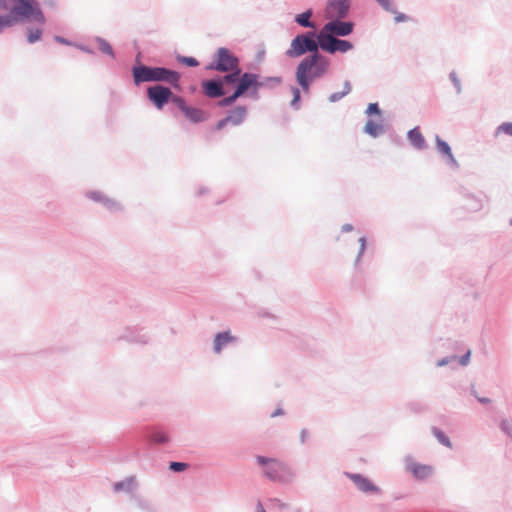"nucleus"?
<instances>
[{
	"mask_svg": "<svg viewBox=\"0 0 512 512\" xmlns=\"http://www.w3.org/2000/svg\"><path fill=\"white\" fill-rule=\"evenodd\" d=\"M157 441H158V442H165V441H166V439H165V437H159V439H157Z\"/></svg>",
	"mask_w": 512,
	"mask_h": 512,
	"instance_id": "37998d69",
	"label": "nucleus"
},
{
	"mask_svg": "<svg viewBox=\"0 0 512 512\" xmlns=\"http://www.w3.org/2000/svg\"><path fill=\"white\" fill-rule=\"evenodd\" d=\"M304 435H305V432H302V439L304 440Z\"/></svg>",
	"mask_w": 512,
	"mask_h": 512,
	"instance_id": "c03bdc74",
	"label": "nucleus"
},
{
	"mask_svg": "<svg viewBox=\"0 0 512 512\" xmlns=\"http://www.w3.org/2000/svg\"><path fill=\"white\" fill-rule=\"evenodd\" d=\"M0 9L7 10L5 15H0V33L28 18L45 23V16L34 0H0Z\"/></svg>",
	"mask_w": 512,
	"mask_h": 512,
	"instance_id": "f03ea898",
	"label": "nucleus"
},
{
	"mask_svg": "<svg viewBox=\"0 0 512 512\" xmlns=\"http://www.w3.org/2000/svg\"><path fill=\"white\" fill-rule=\"evenodd\" d=\"M41 37V30L35 29V30H28V42L29 43H35L38 41Z\"/></svg>",
	"mask_w": 512,
	"mask_h": 512,
	"instance_id": "a878e982",
	"label": "nucleus"
},
{
	"mask_svg": "<svg viewBox=\"0 0 512 512\" xmlns=\"http://www.w3.org/2000/svg\"><path fill=\"white\" fill-rule=\"evenodd\" d=\"M177 61L188 67H198L199 62L192 57L177 56Z\"/></svg>",
	"mask_w": 512,
	"mask_h": 512,
	"instance_id": "5701e85b",
	"label": "nucleus"
},
{
	"mask_svg": "<svg viewBox=\"0 0 512 512\" xmlns=\"http://www.w3.org/2000/svg\"><path fill=\"white\" fill-rule=\"evenodd\" d=\"M383 130L381 125L375 121L369 120L364 126V131L372 137H377Z\"/></svg>",
	"mask_w": 512,
	"mask_h": 512,
	"instance_id": "6ab92c4d",
	"label": "nucleus"
},
{
	"mask_svg": "<svg viewBox=\"0 0 512 512\" xmlns=\"http://www.w3.org/2000/svg\"><path fill=\"white\" fill-rule=\"evenodd\" d=\"M343 229H344L345 231H349V230H351V229H352V226H351V225H349V224H346V225H344Z\"/></svg>",
	"mask_w": 512,
	"mask_h": 512,
	"instance_id": "58836bf2",
	"label": "nucleus"
},
{
	"mask_svg": "<svg viewBox=\"0 0 512 512\" xmlns=\"http://www.w3.org/2000/svg\"><path fill=\"white\" fill-rule=\"evenodd\" d=\"M379 113H380V111H379L377 103H370L368 105V108H367V114L368 115H371V114L379 115Z\"/></svg>",
	"mask_w": 512,
	"mask_h": 512,
	"instance_id": "473e14b6",
	"label": "nucleus"
},
{
	"mask_svg": "<svg viewBox=\"0 0 512 512\" xmlns=\"http://www.w3.org/2000/svg\"><path fill=\"white\" fill-rule=\"evenodd\" d=\"M433 434L437 438V440H439L440 443H442L443 445H445L449 448L451 447V442H450L448 436L445 435L441 430L434 428Z\"/></svg>",
	"mask_w": 512,
	"mask_h": 512,
	"instance_id": "4be33fe9",
	"label": "nucleus"
},
{
	"mask_svg": "<svg viewBox=\"0 0 512 512\" xmlns=\"http://www.w3.org/2000/svg\"><path fill=\"white\" fill-rule=\"evenodd\" d=\"M170 101L173 104H175L178 107V109H180V110L187 107L184 100L181 97L175 96L174 94H173L172 98H170Z\"/></svg>",
	"mask_w": 512,
	"mask_h": 512,
	"instance_id": "c85d7f7f",
	"label": "nucleus"
},
{
	"mask_svg": "<svg viewBox=\"0 0 512 512\" xmlns=\"http://www.w3.org/2000/svg\"><path fill=\"white\" fill-rule=\"evenodd\" d=\"M498 131L505 133L512 137V123L511 122L502 123L499 126Z\"/></svg>",
	"mask_w": 512,
	"mask_h": 512,
	"instance_id": "bb28decb",
	"label": "nucleus"
},
{
	"mask_svg": "<svg viewBox=\"0 0 512 512\" xmlns=\"http://www.w3.org/2000/svg\"><path fill=\"white\" fill-rule=\"evenodd\" d=\"M278 415H283V411L281 408H278L277 410L274 411V413L271 414L272 417H276Z\"/></svg>",
	"mask_w": 512,
	"mask_h": 512,
	"instance_id": "e433bc0d",
	"label": "nucleus"
},
{
	"mask_svg": "<svg viewBox=\"0 0 512 512\" xmlns=\"http://www.w3.org/2000/svg\"><path fill=\"white\" fill-rule=\"evenodd\" d=\"M350 478L362 492L374 493L378 491L377 487L372 485L368 478L362 477L358 474H353L350 476Z\"/></svg>",
	"mask_w": 512,
	"mask_h": 512,
	"instance_id": "2eb2a0df",
	"label": "nucleus"
},
{
	"mask_svg": "<svg viewBox=\"0 0 512 512\" xmlns=\"http://www.w3.org/2000/svg\"><path fill=\"white\" fill-rule=\"evenodd\" d=\"M246 114L247 110L245 107H237L232 109L227 117L217 122L216 129L222 130L228 124L239 125L245 120Z\"/></svg>",
	"mask_w": 512,
	"mask_h": 512,
	"instance_id": "9d476101",
	"label": "nucleus"
},
{
	"mask_svg": "<svg viewBox=\"0 0 512 512\" xmlns=\"http://www.w3.org/2000/svg\"><path fill=\"white\" fill-rule=\"evenodd\" d=\"M128 486V484L124 483V482H119V483H116L114 485V490L116 492H119V491H122L124 490L126 487Z\"/></svg>",
	"mask_w": 512,
	"mask_h": 512,
	"instance_id": "f704fd0d",
	"label": "nucleus"
},
{
	"mask_svg": "<svg viewBox=\"0 0 512 512\" xmlns=\"http://www.w3.org/2000/svg\"><path fill=\"white\" fill-rule=\"evenodd\" d=\"M291 91H293V100H291V105H295L300 99V93L297 87H293Z\"/></svg>",
	"mask_w": 512,
	"mask_h": 512,
	"instance_id": "72a5a7b5",
	"label": "nucleus"
},
{
	"mask_svg": "<svg viewBox=\"0 0 512 512\" xmlns=\"http://www.w3.org/2000/svg\"><path fill=\"white\" fill-rule=\"evenodd\" d=\"M353 30V24L351 22H339V21H330L326 25L323 26L322 30H320L319 34L323 35H337V36H346L350 34Z\"/></svg>",
	"mask_w": 512,
	"mask_h": 512,
	"instance_id": "6e6552de",
	"label": "nucleus"
},
{
	"mask_svg": "<svg viewBox=\"0 0 512 512\" xmlns=\"http://www.w3.org/2000/svg\"><path fill=\"white\" fill-rule=\"evenodd\" d=\"M260 86L261 84L258 82V76L254 73L246 72L240 76V79L238 80V86L234 92L237 93V95H242L250 88L257 90V88Z\"/></svg>",
	"mask_w": 512,
	"mask_h": 512,
	"instance_id": "9b49d317",
	"label": "nucleus"
},
{
	"mask_svg": "<svg viewBox=\"0 0 512 512\" xmlns=\"http://www.w3.org/2000/svg\"><path fill=\"white\" fill-rule=\"evenodd\" d=\"M172 96L173 93L166 86L157 85L148 88V98L158 109L164 108Z\"/></svg>",
	"mask_w": 512,
	"mask_h": 512,
	"instance_id": "0eeeda50",
	"label": "nucleus"
},
{
	"mask_svg": "<svg viewBox=\"0 0 512 512\" xmlns=\"http://www.w3.org/2000/svg\"><path fill=\"white\" fill-rule=\"evenodd\" d=\"M318 42L320 48L323 51H328L329 53H335L336 51L346 52L353 48L351 42L337 39L331 35L318 34Z\"/></svg>",
	"mask_w": 512,
	"mask_h": 512,
	"instance_id": "423d86ee",
	"label": "nucleus"
},
{
	"mask_svg": "<svg viewBox=\"0 0 512 512\" xmlns=\"http://www.w3.org/2000/svg\"><path fill=\"white\" fill-rule=\"evenodd\" d=\"M239 66L238 58L226 48H220L215 55V63L209 66V69H214L220 72H230L237 70Z\"/></svg>",
	"mask_w": 512,
	"mask_h": 512,
	"instance_id": "39448f33",
	"label": "nucleus"
},
{
	"mask_svg": "<svg viewBox=\"0 0 512 512\" xmlns=\"http://www.w3.org/2000/svg\"><path fill=\"white\" fill-rule=\"evenodd\" d=\"M169 468L174 471H184L187 468V464L180 462H172L170 463Z\"/></svg>",
	"mask_w": 512,
	"mask_h": 512,
	"instance_id": "2f4dec72",
	"label": "nucleus"
},
{
	"mask_svg": "<svg viewBox=\"0 0 512 512\" xmlns=\"http://www.w3.org/2000/svg\"><path fill=\"white\" fill-rule=\"evenodd\" d=\"M407 470L412 473L415 478L427 479L433 473V468L426 464L410 462L407 464Z\"/></svg>",
	"mask_w": 512,
	"mask_h": 512,
	"instance_id": "f8f14e48",
	"label": "nucleus"
},
{
	"mask_svg": "<svg viewBox=\"0 0 512 512\" xmlns=\"http://www.w3.org/2000/svg\"><path fill=\"white\" fill-rule=\"evenodd\" d=\"M435 142L437 150H439L443 155L447 156L451 164L457 166V160L453 157L449 144L444 142L440 136L435 137Z\"/></svg>",
	"mask_w": 512,
	"mask_h": 512,
	"instance_id": "a211bd4d",
	"label": "nucleus"
},
{
	"mask_svg": "<svg viewBox=\"0 0 512 512\" xmlns=\"http://www.w3.org/2000/svg\"><path fill=\"white\" fill-rule=\"evenodd\" d=\"M351 92V84L348 81L344 82V90L341 92L334 93L330 95L329 101L336 102L340 100L345 95H348Z\"/></svg>",
	"mask_w": 512,
	"mask_h": 512,
	"instance_id": "412c9836",
	"label": "nucleus"
},
{
	"mask_svg": "<svg viewBox=\"0 0 512 512\" xmlns=\"http://www.w3.org/2000/svg\"><path fill=\"white\" fill-rule=\"evenodd\" d=\"M99 50L113 58V50L111 45L103 39L98 40Z\"/></svg>",
	"mask_w": 512,
	"mask_h": 512,
	"instance_id": "b1692460",
	"label": "nucleus"
},
{
	"mask_svg": "<svg viewBox=\"0 0 512 512\" xmlns=\"http://www.w3.org/2000/svg\"><path fill=\"white\" fill-rule=\"evenodd\" d=\"M205 95L210 98H217L224 95L223 86L221 81L207 80L202 83Z\"/></svg>",
	"mask_w": 512,
	"mask_h": 512,
	"instance_id": "ddd939ff",
	"label": "nucleus"
},
{
	"mask_svg": "<svg viewBox=\"0 0 512 512\" xmlns=\"http://www.w3.org/2000/svg\"><path fill=\"white\" fill-rule=\"evenodd\" d=\"M257 463L264 466V474L273 481H285L290 477V472L286 465L275 459H268L264 456H257Z\"/></svg>",
	"mask_w": 512,
	"mask_h": 512,
	"instance_id": "20e7f679",
	"label": "nucleus"
},
{
	"mask_svg": "<svg viewBox=\"0 0 512 512\" xmlns=\"http://www.w3.org/2000/svg\"><path fill=\"white\" fill-rule=\"evenodd\" d=\"M469 356H470V352L468 351L467 354L464 357H462V359L460 361L461 365H467Z\"/></svg>",
	"mask_w": 512,
	"mask_h": 512,
	"instance_id": "c9c22d12",
	"label": "nucleus"
},
{
	"mask_svg": "<svg viewBox=\"0 0 512 512\" xmlns=\"http://www.w3.org/2000/svg\"><path fill=\"white\" fill-rule=\"evenodd\" d=\"M349 8V0H331L326 8V17L328 19H340L346 16Z\"/></svg>",
	"mask_w": 512,
	"mask_h": 512,
	"instance_id": "1a4fd4ad",
	"label": "nucleus"
},
{
	"mask_svg": "<svg viewBox=\"0 0 512 512\" xmlns=\"http://www.w3.org/2000/svg\"><path fill=\"white\" fill-rule=\"evenodd\" d=\"M258 512H265V510H264L262 505L258 506Z\"/></svg>",
	"mask_w": 512,
	"mask_h": 512,
	"instance_id": "79ce46f5",
	"label": "nucleus"
},
{
	"mask_svg": "<svg viewBox=\"0 0 512 512\" xmlns=\"http://www.w3.org/2000/svg\"><path fill=\"white\" fill-rule=\"evenodd\" d=\"M381 7H383L385 10L394 12V7L391 2V0H376Z\"/></svg>",
	"mask_w": 512,
	"mask_h": 512,
	"instance_id": "7c9ffc66",
	"label": "nucleus"
},
{
	"mask_svg": "<svg viewBox=\"0 0 512 512\" xmlns=\"http://www.w3.org/2000/svg\"><path fill=\"white\" fill-rule=\"evenodd\" d=\"M478 401L482 402V403H490V399L488 398H478Z\"/></svg>",
	"mask_w": 512,
	"mask_h": 512,
	"instance_id": "4c0bfd02",
	"label": "nucleus"
},
{
	"mask_svg": "<svg viewBox=\"0 0 512 512\" xmlns=\"http://www.w3.org/2000/svg\"><path fill=\"white\" fill-rule=\"evenodd\" d=\"M394 14V21L396 23H402V22H407L409 20V17L398 12L397 10L394 9V12H392Z\"/></svg>",
	"mask_w": 512,
	"mask_h": 512,
	"instance_id": "c756f323",
	"label": "nucleus"
},
{
	"mask_svg": "<svg viewBox=\"0 0 512 512\" xmlns=\"http://www.w3.org/2000/svg\"><path fill=\"white\" fill-rule=\"evenodd\" d=\"M360 242H361V252H362L364 250V244H365L364 238H361Z\"/></svg>",
	"mask_w": 512,
	"mask_h": 512,
	"instance_id": "ea45409f",
	"label": "nucleus"
},
{
	"mask_svg": "<svg viewBox=\"0 0 512 512\" xmlns=\"http://www.w3.org/2000/svg\"><path fill=\"white\" fill-rule=\"evenodd\" d=\"M56 40L59 41L60 43H65L64 39H62L61 37H56Z\"/></svg>",
	"mask_w": 512,
	"mask_h": 512,
	"instance_id": "a19ab883",
	"label": "nucleus"
},
{
	"mask_svg": "<svg viewBox=\"0 0 512 512\" xmlns=\"http://www.w3.org/2000/svg\"><path fill=\"white\" fill-rule=\"evenodd\" d=\"M234 336L231 335L230 331H226L215 336L214 340V351L220 353L225 344L234 341Z\"/></svg>",
	"mask_w": 512,
	"mask_h": 512,
	"instance_id": "f3484780",
	"label": "nucleus"
},
{
	"mask_svg": "<svg viewBox=\"0 0 512 512\" xmlns=\"http://www.w3.org/2000/svg\"><path fill=\"white\" fill-rule=\"evenodd\" d=\"M408 138L416 149L422 150L426 147L425 138L417 127L408 132Z\"/></svg>",
	"mask_w": 512,
	"mask_h": 512,
	"instance_id": "dca6fc26",
	"label": "nucleus"
},
{
	"mask_svg": "<svg viewBox=\"0 0 512 512\" xmlns=\"http://www.w3.org/2000/svg\"><path fill=\"white\" fill-rule=\"evenodd\" d=\"M133 78L136 85L142 82L164 81L177 87L179 74L164 67L134 66Z\"/></svg>",
	"mask_w": 512,
	"mask_h": 512,
	"instance_id": "7ed1b4c3",
	"label": "nucleus"
},
{
	"mask_svg": "<svg viewBox=\"0 0 512 512\" xmlns=\"http://www.w3.org/2000/svg\"><path fill=\"white\" fill-rule=\"evenodd\" d=\"M241 95H237L236 92L233 93V95L226 97L221 100L220 104L221 106H230L236 99H238Z\"/></svg>",
	"mask_w": 512,
	"mask_h": 512,
	"instance_id": "cd10ccee",
	"label": "nucleus"
},
{
	"mask_svg": "<svg viewBox=\"0 0 512 512\" xmlns=\"http://www.w3.org/2000/svg\"><path fill=\"white\" fill-rule=\"evenodd\" d=\"M313 37V33L296 36L286 52L287 56L293 58L302 56L307 51L313 52V55L303 59L296 69V81L306 93L310 90L311 80L323 76L329 69V61L317 53L320 45Z\"/></svg>",
	"mask_w": 512,
	"mask_h": 512,
	"instance_id": "f257e3e1",
	"label": "nucleus"
},
{
	"mask_svg": "<svg viewBox=\"0 0 512 512\" xmlns=\"http://www.w3.org/2000/svg\"><path fill=\"white\" fill-rule=\"evenodd\" d=\"M311 11H306L296 16V22L303 27H313V23L310 22Z\"/></svg>",
	"mask_w": 512,
	"mask_h": 512,
	"instance_id": "aec40b11",
	"label": "nucleus"
},
{
	"mask_svg": "<svg viewBox=\"0 0 512 512\" xmlns=\"http://www.w3.org/2000/svg\"><path fill=\"white\" fill-rule=\"evenodd\" d=\"M181 111L183 115L192 123H201L207 119L205 111L201 110L200 108H193L188 106Z\"/></svg>",
	"mask_w": 512,
	"mask_h": 512,
	"instance_id": "4468645a",
	"label": "nucleus"
},
{
	"mask_svg": "<svg viewBox=\"0 0 512 512\" xmlns=\"http://www.w3.org/2000/svg\"><path fill=\"white\" fill-rule=\"evenodd\" d=\"M232 73L225 75L223 78L224 83H236L240 79V70H233Z\"/></svg>",
	"mask_w": 512,
	"mask_h": 512,
	"instance_id": "393cba45",
	"label": "nucleus"
}]
</instances>
